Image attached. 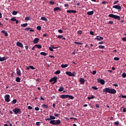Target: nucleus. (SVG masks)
Segmentation results:
<instances>
[{
  "instance_id": "c03bdc74",
  "label": "nucleus",
  "mask_w": 126,
  "mask_h": 126,
  "mask_svg": "<svg viewBox=\"0 0 126 126\" xmlns=\"http://www.w3.org/2000/svg\"><path fill=\"white\" fill-rule=\"evenodd\" d=\"M78 34H79L80 35H81L82 34V31L80 30L77 32Z\"/></svg>"
},
{
  "instance_id": "bb28decb",
  "label": "nucleus",
  "mask_w": 126,
  "mask_h": 126,
  "mask_svg": "<svg viewBox=\"0 0 126 126\" xmlns=\"http://www.w3.org/2000/svg\"><path fill=\"white\" fill-rule=\"evenodd\" d=\"M49 117L50 118V120H53V121H55V120H56V117L55 116L50 115Z\"/></svg>"
},
{
  "instance_id": "ea45409f",
  "label": "nucleus",
  "mask_w": 126,
  "mask_h": 126,
  "mask_svg": "<svg viewBox=\"0 0 126 126\" xmlns=\"http://www.w3.org/2000/svg\"><path fill=\"white\" fill-rule=\"evenodd\" d=\"M55 117H60V116H61V115L60 114H58V113H54V114Z\"/></svg>"
},
{
  "instance_id": "b1692460",
  "label": "nucleus",
  "mask_w": 126,
  "mask_h": 126,
  "mask_svg": "<svg viewBox=\"0 0 126 126\" xmlns=\"http://www.w3.org/2000/svg\"><path fill=\"white\" fill-rule=\"evenodd\" d=\"M35 47H36L37 49H42V46L40 44H35Z\"/></svg>"
},
{
  "instance_id": "58836bf2",
  "label": "nucleus",
  "mask_w": 126,
  "mask_h": 126,
  "mask_svg": "<svg viewBox=\"0 0 126 126\" xmlns=\"http://www.w3.org/2000/svg\"><path fill=\"white\" fill-rule=\"evenodd\" d=\"M119 121H116V122H114L115 126H119Z\"/></svg>"
},
{
  "instance_id": "5701e85b",
  "label": "nucleus",
  "mask_w": 126,
  "mask_h": 126,
  "mask_svg": "<svg viewBox=\"0 0 126 126\" xmlns=\"http://www.w3.org/2000/svg\"><path fill=\"white\" fill-rule=\"evenodd\" d=\"M25 31H29L30 30V32H32V29L30 28H27L26 29H25Z\"/></svg>"
},
{
  "instance_id": "6e6d98bb",
  "label": "nucleus",
  "mask_w": 126,
  "mask_h": 126,
  "mask_svg": "<svg viewBox=\"0 0 126 126\" xmlns=\"http://www.w3.org/2000/svg\"><path fill=\"white\" fill-rule=\"evenodd\" d=\"M113 86H114V87H118L119 85L117 84H113Z\"/></svg>"
},
{
  "instance_id": "f3484780",
  "label": "nucleus",
  "mask_w": 126,
  "mask_h": 126,
  "mask_svg": "<svg viewBox=\"0 0 126 126\" xmlns=\"http://www.w3.org/2000/svg\"><path fill=\"white\" fill-rule=\"evenodd\" d=\"M87 14H88V15H93V14H94V11H88L87 12Z\"/></svg>"
},
{
  "instance_id": "de8ad7c7",
  "label": "nucleus",
  "mask_w": 126,
  "mask_h": 126,
  "mask_svg": "<svg viewBox=\"0 0 126 126\" xmlns=\"http://www.w3.org/2000/svg\"><path fill=\"white\" fill-rule=\"evenodd\" d=\"M49 49L51 52H54V49H53V48H52L51 46L49 47Z\"/></svg>"
},
{
  "instance_id": "c85d7f7f",
  "label": "nucleus",
  "mask_w": 126,
  "mask_h": 126,
  "mask_svg": "<svg viewBox=\"0 0 126 126\" xmlns=\"http://www.w3.org/2000/svg\"><path fill=\"white\" fill-rule=\"evenodd\" d=\"M61 73V70H58L54 72V74H60Z\"/></svg>"
},
{
  "instance_id": "338daca9",
  "label": "nucleus",
  "mask_w": 126,
  "mask_h": 126,
  "mask_svg": "<svg viewBox=\"0 0 126 126\" xmlns=\"http://www.w3.org/2000/svg\"><path fill=\"white\" fill-rule=\"evenodd\" d=\"M90 33L91 34V35H94V32L92 31H90Z\"/></svg>"
},
{
  "instance_id": "13d9d810",
  "label": "nucleus",
  "mask_w": 126,
  "mask_h": 126,
  "mask_svg": "<svg viewBox=\"0 0 126 126\" xmlns=\"http://www.w3.org/2000/svg\"><path fill=\"white\" fill-rule=\"evenodd\" d=\"M102 4H106V3H108L107 1H103L102 2Z\"/></svg>"
},
{
  "instance_id": "473e14b6",
  "label": "nucleus",
  "mask_w": 126,
  "mask_h": 126,
  "mask_svg": "<svg viewBox=\"0 0 126 126\" xmlns=\"http://www.w3.org/2000/svg\"><path fill=\"white\" fill-rule=\"evenodd\" d=\"M99 49H105V46L104 45H99L98 46Z\"/></svg>"
},
{
  "instance_id": "680f3d73",
  "label": "nucleus",
  "mask_w": 126,
  "mask_h": 126,
  "mask_svg": "<svg viewBox=\"0 0 126 126\" xmlns=\"http://www.w3.org/2000/svg\"><path fill=\"white\" fill-rule=\"evenodd\" d=\"M63 35H58V38H59V39H62V38H63Z\"/></svg>"
},
{
  "instance_id": "aec40b11",
  "label": "nucleus",
  "mask_w": 126,
  "mask_h": 126,
  "mask_svg": "<svg viewBox=\"0 0 126 126\" xmlns=\"http://www.w3.org/2000/svg\"><path fill=\"white\" fill-rule=\"evenodd\" d=\"M67 66H68V64H62L61 65V67H62L63 68H65V67H67Z\"/></svg>"
},
{
  "instance_id": "39448f33",
  "label": "nucleus",
  "mask_w": 126,
  "mask_h": 126,
  "mask_svg": "<svg viewBox=\"0 0 126 126\" xmlns=\"http://www.w3.org/2000/svg\"><path fill=\"white\" fill-rule=\"evenodd\" d=\"M13 112H14V114L16 115H17V114H21V109L16 107L13 110Z\"/></svg>"
},
{
  "instance_id": "864d4df0",
  "label": "nucleus",
  "mask_w": 126,
  "mask_h": 126,
  "mask_svg": "<svg viewBox=\"0 0 126 126\" xmlns=\"http://www.w3.org/2000/svg\"><path fill=\"white\" fill-rule=\"evenodd\" d=\"M58 32L59 33H63V30H59Z\"/></svg>"
},
{
  "instance_id": "052dcab7",
  "label": "nucleus",
  "mask_w": 126,
  "mask_h": 126,
  "mask_svg": "<svg viewBox=\"0 0 126 126\" xmlns=\"http://www.w3.org/2000/svg\"><path fill=\"white\" fill-rule=\"evenodd\" d=\"M119 2V0H116L113 2V4H117Z\"/></svg>"
},
{
  "instance_id": "f03ea898",
  "label": "nucleus",
  "mask_w": 126,
  "mask_h": 126,
  "mask_svg": "<svg viewBox=\"0 0 126 126\" xmlns=\"http://www.w3.org/2000/svg\"><path fill=\"white\" fill-rule=\"evenodd\" d=\"M61 120H51L50 121V124H51V125H53V126H59V125H61Z\"/></svg>"
},
{
  "instance_id": "603ef678",
  "label": "nucleus",
  "mask_w": 126,
  "mask_h": 126,
  "mask_svg": "<svg viewBox=\"0 0 126 126\" xmlns=\"http://www.w3.org/2000/svg\"><path fill=\"white\" fill-rule=\"evenodd\" d=\"M119 97H122L123 98H126V95H123V94L120 95Z\"/></svg>"
},
{
  "instance_id": "7c9ffc66",
  "label": "nucleus",
  "mask_w": 126,
  "mask_h": 126,
  "mask_svg": "<svg viewBox=\"0 0 126 126\" xmlns=\"http://www.w3.org/2000/svg\"><path fill=\"white\" fill-rule=\"evenodd\" d=\"M95 98V96L94 95H92V96L90 97H88V100H91V99H94Z\"/></svg>"
},
{
  "instance_id": "4c0bfd02",
  "label": "nucleus",
  "mask_w": 126,
  "mask_h": 126,
  "mask_svg": "<svg viewBox=\"0 0 126 126\" xmlns=\"http://www.w3.org/2000/svg\"><path fill=\"white\" fill-rule=\"evenodd\" d=\"M74 43V44H76V45H82V43L78 42H77V41H75Z\"/></svg>"
},
{
  "instance_id": "8fccbe9b",
  "label": "nucleus",
  "mask_w": 126,
  "mask_h": 126,
  "mask_svg": "<svg viewBox=\"0 0 126 126\" xmlns=\"http://www.w3.org/2000/svg\"><path fill=\"white\" fill-rule=\"evenodd\" d=\"M40 124H41V122H37L36 123V125L37 126H40Z\"/></svg>"
},
{
  "instance_id": "20e7f679",
  "label": "nucleus",
  "mask_w": 126,
  "mask_h": 126,
  "mask_svg": "<svg viewBox=\"0 0 126 126\" xmlns=\"http://www.w3.org/2000/svg\"><path fill=\"white\" fill-rule=\"evenodd\" d=\"M108 16L109 17H111V18H114V19H117V20H121V17L117 15L110 14L108 15Z\"/></svg>"
},
{
  "instance_id": "e433bc0d",
  "label": "nucleus",
  "mask_w": 126,
  "mask_h": 126,
  "mask_svg": "<svg viewBox=\"0 0 126 126\" xmlns=\"http://www.w3.org/2000/svg\"><path fill=\"white\" fill-rule=\"evenodd\" d=\"M40 55H41L42 56H47V53L44 52H42L40 53Z\"/></svg>"
},
{
  "instance_id": "774afa93",
  "label": "nucleus",
  "mask_w": 126,
  "mask_h": 126,
  "mask_svg": "<svg viewBox=\"0 0 126 126\" xmlns=\"http://www.w3.org/2000/svg\"><path fill=\"white\" fill-rule=\"evenodd\" d=\"M47 36H48V34L47 33H45L43 34V37H47Z\"/></svg>"
},
{
  "instance_id": "5fc2aeb1",
  "label": "nucleus",
  "mask_w": 126,
  "mask_h": 126,
  "mask_svg": "<svg viewBox=\"0 0 126 126\" xmlns=\"http://www.w3.org/2000/svg\"><path fill=\"white\" fill-rule=\"evenodd\" d=\"M109 24H111V25H113V24H114V22L113 21H110L109 22Z\"/></svg>"
},
{
  "instance_id": "69168bd1",
  "label": "nucleus",
  "mask_w": 126,
  "mask_h": 126,
  "mask_svg": "<svg viewBox=\"0 0 126 126\" xmlns=\"http://www.w3.org/2000/svg\"><path fill=\"white\" fill-rule=\"evenodd\" d=\"M34 109L35 111H39V110H40V108H39V107H35Z\"/></svg>"
},
{
  "instance_id": "4be33fe9",
  "label": "nucleus",
  "mask_w": 126,
  "mask_h": 126,
  "mask_svg": "<svg viewBox=\"0 0 126 126\" xmlns=\"http://www.w3.org/2000/svg\"><path fill=\"white\" fill-rule=\"evenodd\" d=\"M17 102V100L16 99H14L11 101L12 105H14V104H16Z\"/></svg>"
},
{
  "instance_id": "f257e3e1",
  "label": "nucleus",
  "mask_w": 126,
  "mask_h": 126,
  "mask_svg": "<svg viewBox=\"0 0 126 126\" xmlns=\"http://www.w3.org/2000/svg\"><path fill=\"white\" fill-rule=\"evenodd\" d=\"M103 92H105V94L109 93L110 94H116L117 91L114 89H110L109 88H105L103 89Z\"/></svg>"
},
{
  "instance_id": "0eeeda50",
  "label": "nucleus",
  "mask_w": 126,
  "mask_h": 126,
  "mask_svg": "<svg viewBox=\"0 0 126 126\" xmlns=\"http://www.w3.org/2000/svg\"><path fill=\"white\" fill-rule=\"evenodd\" d=\"M66 74L68 75V76H75V72H73V73L70 71H66L65 72Z\"/></svg>"
},
{
  "instance_id": "c9c22d12",
  "label": "nucleus",
  "mask_w": 126,
  "mask_h": 126,
  "mask_svg": "<svg viewBox=\"0 0 126 126\" xmlns=\"http://www.w3.org/2000/svg\"><path fill=\"white\" fill-rule=\"evenodd\" d=\"M18 12L16 11H14L12 12V15H16Z\"/></svg>"
},
{
  "instance_id": "72a5a7b5",
  "label": "nucleus",
  "mask_w": 126,
  "mask_h": 126,
  "mask_svg": "<svg viewBox=\"0 0 126 126\" xmlns=\"http://www.w3.org/2000/svg\"><path fill=\"white\" fill-rule=\"evenodd\" d=\"M27 70H29V69H32V65H30L29 66H27L26 67Z\"/></svg>"
},
{
  "instance_id": "37998d69",
  "label": "nucleus",
  "mask_w": 126,
  "mask_h": 126,
  "mask_svg": "<svg viewBox=\"0 0 126 126\" xmlns=\"http://www.w3.org/2000/svg\"><path fill=\"white\" fill-rule=\"evenodd\" d=\"M92 88L93 89H94V90H98V88H97V87H95V86H93V87H92Z\"/></svg>"
},
{
  "instance_id": "a211bd4d",
  "label": "nucleus",
  "mask_w": 126,
  "mask_h": 126,
  "mask_svg": "<svg viewBox=\"0 0 126 126\" xmlns=\"http://www.w3.org/2000/svg\"><path fill=\"white\" fill-rule=\"evenodd\" d=\"M17 74L18 75V76H21V71L19 69H17Z\"/></svg>"
},
{
  "instance_id": "6ab92c4d",
  "label": "nucleus",
  "mask_w": 126,
  "mask_h": 126,
  "mask_svg": "<svg viewBox=\"0 0 126 126\" xmlns=\"http://www.w3.org/2000/svg\"><path fill=\"white\" fill-rule=\"evenodd\" d=\"M40 20H41L42 21H48V19H47L46 17H42L40 18Z\"/></svg>"
},
{
  "instance_id": "f8f14e48",
  "label": "nucleus",
  "mask_w": 126,
  "mask_h": 126,
  "mask_svg": "<svg viewBox=\"0 0 126 126\" xmlns=\"http://www.w3.org/2000/svg\"><path fill=\"white\" fill-rule=\"evenodd\" d=\"M80 84H84L85 83V79L83 78H81L79 80Z\"/></svg>"
},
{
  "instance_id": "ddd939ff",
  "label": "nucleus",
  "mask_w": 126,
  "mask_h": 126,
  "mask_svg": "<svg viewBox=\"0 0 126 126\" xmlns=\"http://www.w3.org/2000/svg\"><path fill=\"white\" fill-rule=\"evenodd\" d=\"M39 41H40V39L38 38H35L33 40V43H34V44H38V43H39Z\"/></svg>"
},
{
  "instance_id": "a19ab883",
  "label": "nucleus",
  "mask_w": 126,
  "mask_h": 126,
  "mask_svg": "<svg viewBox=\"0 0 126 126\" xmlns=\"http://www.w3.org/2000/svg\"><path fill=\"white\" fill-rule=\"evenodd\" d=\"M36 29H37V30H39V31H40L41 30V26H38L36 27Z\"/></svg>"
},
{
  "instance_id": "4d7b16f0",
  "label": "nucleus",
  "mask_w": 126,
  "mask_h": 126,
  "mask_svg": "<svg viewBox=\"0 0 126 126\" xmlns=\"http://www.w3.org/2000/svg\"><path fill=\"white\" fill-rule=\"evenodd\" d=\"M96 73H97V71H96V70H94L93 71V74L94 75L95 74H96Z\"/></svg>"
},
{
  "instance_id": "09e8293b",
  "label": "nucleus",
  "mask_w": 126,
  "mask_h": 126,
  "mask_svg": "<svg viewBox=\"0 0 126 126\" xmlns=\"http://www.w3.org/2000/svg\"><path fill=\"white\" fill-rule=\"evenodd\" d=\"M122 108L123 109H124L123 110V113H126V108H125V107H124V106H123Z\"/></svg>"
},
{
  "instance_id": "393cba45",
  "label": "nucleus",
  "mask_w": 126,
  "mask_h": 126,
  "mask_svg": "<svg viewBox=\"0 0 126 126\" xmlns=\"http://www.w3.org/2000/svg\"><path fill=\"white\" fill-rule=\"evenodd\" d=\"M27 26H28V23L22 24L21 25V27H27Z\"/></svg>"
},
{
  "instance_id": "79ce46f5",
  "label": "nucleus",
  "mask_w": 126,
  "mask_h": 126,
  "mask_svg": "<svg viewBox=\"0 0 126 126\" xmlns=\"http://www.w3.org/2000/svg\"><path fill=\"white\" fill-rule=\"evenodd\" d=\"M16 18L15 17H13L11 19V21H16Z\"/></svg>"
},
{
  "instance_id": "2f4dec72",
  "label": "nucleus",
  "mask_w": 126,
  "mask_h": 126,
  "mask_svg": "<svg viewBox=\"0 0 126 126\" xmlns=\"http://www.w3.org/2000/svg\"><path fill=\"white\" fill-rule=\"evenodd\" d=\"M20 78L17 77L16 78V82H20Z\"/></svg>"
},
{
  "instance_id": "412c9836",
  "label": "nucleus",
  "mask_w": 126,
  "mask_h": 126,
  "mask_svg": "<svg viewBox=\"0 0 126 126\" xmlns=\"http://www.w3.org/2000/svg\"><path fill=\"white\" fill-rule=\"evenodd\" d=\"M52 78L53 79V81L54 82V83L58 82V77H54Z\"/></svg>"
},
{
  "instance_id": "3c124183",
  "label": "nucleus",
  "mask_w": 126,
  "mask_h": 126,
  "mask_svg": "<svg viewBox=\"0 0 126 126\" xmlns=\"http://www.w3.org/2000/svg\"><path fill=\"white\" fill-rule=\"evenodd\" d=\"M70 120H74L75 121H77V119L73 117H70Z\"/></svg>"
},
{
  "instance_id": "bf43d9fd",
  "label": "nucleus",
  "mask_w": 126,
  "mask_h": 126,
  "mask_svg": "<svg viewBox=\"0 0 126 126\" xmlns=\"http://www.w3.org/2000/svg\"><path fill=\"white\" fill-rule=\"evenodd\" d=\"M49 3H50V4H55V2L53 1H50Z\"/></svg>"
},
{
  "instance_id": "49530a36",
  "label": "nucleus",
  "mask_w": 126,
  "mask_h": 126,
  "mask_svg": "<svg viewBox=\"0 0 126 126\" xmlns=\"http://www.w3.org/2000/svg\"><path fill=\"white\" fill-rule=\"evenodd\" d=\"M114 61H119L120 60V58H119V57H115L114 58Z\"/></svg>"
},
{
  "instance_id": "7ed1b4c3",
  "label": "nucleus",
  "mask_w": 126,
  "mask_h": 126,
  "mask_svg": "<svg viewBox=\"0 0 126 126\" xmlns=\"http://www.w3.org/2000/svg\"><path fill=\"white\" fill-rule=\"evenodd\" d=\"M60 98H61V99H65L66 98H69V99H71V100L74 99V97L73 96L68 94H62L60 96Z\"/></svg>"
},
{
  "instance_id": "c756f323",
  "label": "nucleus",
  "mask_w": 126,
  "mask_h": 126,
  "mask_svg": "<svg viewBox=\"0 0 126 126\" xmlns=\"http://www.w3.org/2000/svg\"><path fill=\"white\" fill-rule=\"evenodd\" d=\"M42 107L44 108V109H48V108H49L47 104H43Z\"/></svg>"
},
{
  "instance_id": "f704fd0d",
  "label": "nucleus",
  "mask_w": 126,
  "mask_h": 126,
  "mask_svg": "<svg viewBox=\"0 0 126 126\" xmlns=\"http://www.w3.org/2000/svg\"><path fill=\"white\" fill-rule=\"evenodd\" d=\"M123 78H126V73L125 72L123 73L122 75Z\"/></svg>"
},
{
  "instance_id": "423d86ee",
  "label": "nucleus",
  "mask_w": 126,
  "mask_h": 126,
  "mask_svg": "<svg viewBox=\"0 0 126 126\" xmlns=\"http://www.w3.org/2000/svg\"><path fill=\"white\" fill-rule=\"evenodd\" d=\"M10 95L9 94H6L4 95V99L5 102H10Z\"/></svg>"
},
{
  "instance_id": "1a4fd4ad",
  "label": "nucleus",
  "mask_w": 126,
  "mask_h": 126,
  "mask_svg": "<svg viewBox=\"0 0 126 126\" xmlns=\"http://www.w3.org/2000/svg\"><path fill=\"white\" fill-rule=\"evenodd\" d=\"M97 81L98 83H100L102 85H104L105 84V80L103 79H97Z\"/></svg>"
},
{
  "instance_id": "6e6552de",
  "label": "nucleus",
  "mask_w": 126,
  "mask_h": 126,
  "mask_svg": "<svg viewBox=\"0 0 126 126\" xmlns=\"http://www.w3.org/2000/svg\"><path fill=\"white\" fill-rule=\"evenodd\" d=\"M113 8H115V9H118V10H122V7L119 5H115L113 6Z\"/></svg>"
},
{
  "instance_id": "a878e982",
  "label": "nucleus",
  "mask_w": 126,
  "mask_h": 126,
  "mask_svg": "<svg viewBox=\"0 0 126 126\" xmlns=\"http://www.w3.org/2000/svg\"><path fill=\"white\" fill-rule=\"evenodd\" d=\"M63 90H64V89H63V87H60V88L58 90V91L59 92H63Z\"/></svg>"
},
{
  "instance_id": "9b49d317",
  "label": "nucleus",
  "mask_w": 126,
  "mask_h": 126,
  "mask_svg": "<svg viewBox=\"0 0 126 126\" xmlns=\"http://www.w3.org/2000/svg\"><path fill=\"white\" fill-rule=\"evenodd\" d=\"M67 13H76L77 11L75 10H68L66 11Z\"/></svg>"
},
{
  "instance_id": "2eb2a0df",
  "label": "nucleus",
  "mask_w": 126,
  "mask_h": 126,
  "mask_svg": "<svg viewBox=\"0 0 126 126\" xmlns=\"http://www.w3.org/2000/svg\"><path fill=\"white\" fill-rule=\"evenodd\" d=\"M98 37H99V36H97L96 38H94V40H97V41H101V40H103L104 39V38H103V37L102 36H100L99 38Z\"/></svg>"
},
{
  "instance_id": "cd10ccee",
  "label": "nucleus",
  "mask_w": 126,
  "mask_h": 126,
  "mask_svg": "<svg viewBox=\"0 0 126 126\" xmlns=\"http://www.w3.org/2000/svg\"><path fill=\"white\" fill-rule=\"evenodd\" d=\"M58 10H61V9L59 7H55L54 9V11H58Z\"/></svg>"
},
{
  "instance_id": "0e129e2a",
  "label": "nucleus",
  "mask_w": 126,
  "mask_h": 126,
  "mask_svg": "<svg viewBox=\"0 0 126 126\" xmlns=\"http://www.w3.org/2000/svg\"><path fill=\"white\" fill-rule=\"evenodd\" d=\"M122 40L124 41V42H126V37L122 38Z\"/></svg>"
},
{
  "instance_id": "9d476101",
  "label": "nucleus",
  "mask_w": 126,
  "mask_h": 126,
  "mask_svg": "<svg viewBox=\"0 0 126 126\" xmlns=\"http://www.w3.org/2000/svg\"><path fill=\"white\" fill-rule=\"evenodd\" d=\"M16 45L17 46H18V47H20V48H23V44H22V43L18 41V42H17Z\"/></svg>"
},
{
  "instance_id": "a18cd8bd",
  "label": "nucleus",
  "mask_w": 126,
  "mask_h": 126,
  "mask_svg": "<svg viewBox=\"0 0 126 126\" xmlns=\"http://www.w3.org/2000/svg\"><path fill=\"white\" fill-rule=\"evenodd\" d=\"M30 19H31V18L29 17H26L25 18V20H26V21H28V20H30Z\"/></svg>"
},
{
  "instance_id": "dca6fc26",
  "label": "nucleus",
  "mask_w": 126,
  "mask_h": 126,
  "mask_svg": "<svg viewBox=\"0 0 126 126\" xmlns=\"http://www.w3.org/2000/svg\"><path fill=\"white\" fill-rule=\"evenodd\" d=\"M1 33H2L3 34H4V35L5 36V37H7L8 36V33L5 32V31L4 30L1 31Z\"/></svg>"
},
{
  "instance_id": "4468645a",
  "label": "nucleus",
  "mask_w": 126,
  "mask_h": 126,
  "mask_svg": "<svg viewBox=\"0 0 126 126\" xmlns=\"http://www.w3.org/2000/svg\"><path fill=\"white\" fill-rule=\"evenodd\" d=\"M7 60V57H0V62H4V61H6Z\"/></svg>"
},
{
  "instance_id": "e2e57ef3",
  "label": "nucleus",
  "mask_w": 126,
  "mask_h": 126,
  "mask_svg": "<svg viewBox=\"0 0 126 126\" xmlns=\"http://www.w3.org/2000/svg\"><path fill=\"white\" fill-rule=\"evenodd\" d=\"M51 47L52 48V49H58V47H55L53 45H51Z\"/></svg>"
}]
</instances>
